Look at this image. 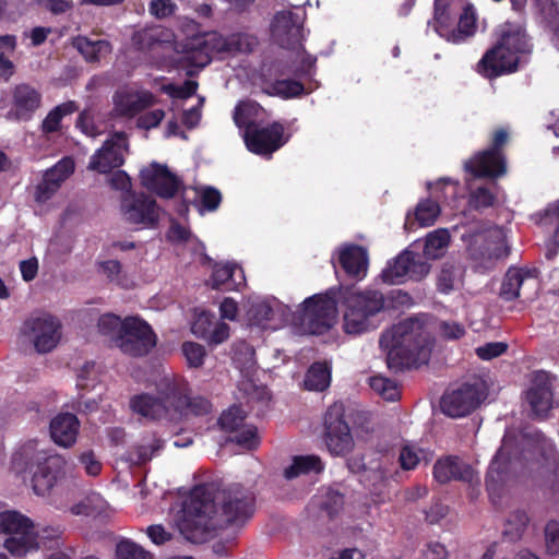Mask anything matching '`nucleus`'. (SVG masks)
<instances>
[{
  "label": "nucleus",
  "mask_w": 559,
  "mask_h": 559,
  "mask_svg": "<svg viewBox=\"0 0 559 559\" xmlns=\"http://www.w3.org/2000/svg\"><path fill=\"white\" fill-rule=\"evenodd\" d=\"M254 504V495L242 485H229L214 497L206 485H199L185 504L181 531L192 542L228 527L235 533L253 515Z\"/></svg>",
  "instance_id": "1"
},
{
  "label": "nucleus",
  "mask_w": 559,
  "mask_h": 559,
  "mask_svg": "<svg viewBox=\"0 0 559 559\" xmlns=\"http://www.w3.org/2000/svg\"><path fill=\"white\" fill-rule=\"evenodd\" d=\"M379 344L388 368L397 373L427 364L435 340L425 321L411 317L382 332Z\"/></svg>",
  "instance_id": "2"
},
{
  "label": "nucleus",
  "mask_w": 559,
  "mask_h": 559,
  "mask_svg": "<svg viewBox=\"0 0 559 559\" xmlns=\"http://www.w3.org/2000/svg\"><path fill=\"white\" fill-rule=\"evenodd\" d=\"M496 44L476 64L483 78L492 80L518 70L520 55L531 51L530 37L521 22L507 21L495 29Z\"/></svg>",
  "instance_id": "3"
},
{
  "label": "nucleus",
  "mask_w": 559,
  "mask_h": 559,
  "mask_svg": "<svg viewBox=\"0 0 559 559\" xmlns=\"http://www.w3.org/2000/svg\"><path fill=\"white\" fill-rule=\"evenodd\" d=\"M259 45L258 37L248 32H236L227 36L212 31L188 37L181 44L182 60L190 67L204 68L214 53L229 56L249 55Z\"/></svg>",
  "instance_id": "4"
},
{
  "label": "nucleus",
  "mask_w": 559,
  "mask_h": 559,
  "mask_svg": "<svg viewBox=\"0 0 559 559\" xmlns=\"http://www.w3.org/2000/svg\"><path fill=\"white\" fill-rule=\"evenodd\" d=\"M21 471L33 472L32 487L37 496H46L63 474L66 460L60 454L39 448L35 440L24 443L12 457Z\"/></svg>",
  "instance_id": "5"
},
{
  "label": "nucleus",
  "mask_w": 559,
  "mask_h": 559,
  "mask_svg": "<svg viewBox=\"0 0 559 559\" xmlns=\"http://www.w3.org/2000/svg\"><path fill=\"white\" fill-rule=\"evenodd\" d=\"M343 305L344 332L359 335L378 329L380 314L385 310V298L379 290L365 289L347 293Z\"/></svg>",
  "instance_id": "6"
},
{
  "label": "nucleus",
  "mask_w": 559,
  "mask_h": 559,
  "mask_svg": "<svg viewBox=\"0 0 559 559\" xmlns=\"http://www.w3.org/2000/svg\"><path fill=\"white\" fill-rule=\"evenodd\" d=\"M156 394L140 393L129 401L134 413L150 420H174V405H180V391L175 385L174 373L164 374L155 384Z\"/></svg>",
  "instance_id": "7"
},
{
  "label": "nucleus",
  "mask_w": 559,
  "mask_h": 559,
  "mask_svg": "<svg viewBox=\"0 0 559 559\" xmlns=\"http://www.w3.org/2000/svg\"><path fill=\"white\" fill-rule=\"evenodd\" d=\"M462 229L461 239L474 260L493 261L509 255L510 249L500 228L476 222L463 225Z\"/></svg>",
  "instance_id": "8"
},
{
  "label": "nucleus",
  "mask_w": 559,
  "mask_h": 559,
  "mask_svg": "<svg viewBox=\"0 0 559 559\" xmlns=\"http://www.w3.org/2000/svg\"><path fill=\"white\" fill-rule=\"evenodd\" d=\"M509 141L504 128L493 131L490 146L476 153L464 163V169L474 178H499L507 173V158L503 147Z\"/></svg>",
  "instance_id": "9"
},
{
  "label": "nucleus",
  "mask_w": 559,
  "mask_h": 559,
  "mask_svg": "<svg viewBox=\"0 0 559 559\" xmlns=\"http://www.w3.org/2000/svg\"><path fill=\"white\" fill-rule=\"evenodd\" d=\"M337 305L329 294H316L304 300L298 311V320L304 331L312 335L326 333L334 324Z\"/></svg>",
  "instance_id": "10"
},
{
  "label": "nucleus",
  "mask_w": 559,
  "mask_h": 559,
  "mask_svg": "<svg viewBox=\"0 0 559 559\" xmlns=\"http://www.w3.org/2000/svg\"><path fill=\"white\" fill-rule=\"evenodd\" d=\"M115 342L123 354L143 357L156 346L157 335L140 317H127L123 319L121 334L115 338Z\"/></svg>",
  "instance_id": "11"
},
{
  "label": "nucleus",
  "mask_w": 559,
  "mask_h": 559,
  "mask_svg": "<svg viewBox=\"0 0 559 559\" xmlns=\"http://www.w3.org/2000/svg\"><path fill=\"white\" fill-rule=\"evenodd\" d=\"M324 442L329 452L334 456H344L354 448V439L348 423L345 419V405L335 402L324 415Z\"/></svg>",
  "instance_id": "12"
},
{
  "label": "nucleus",
  "mask_w": 559,
  "mask_h": 559,
  "mask_svg": "<svg viewBox=\"0 0 559 559\" xmlns=\"http://www.w3.org/2000/svg\"><path fill=\"white\" fill-rule=\"evenodd\" d=\"M430 264L420 252L405 249L381 272V278L386 284H401L406 280L420 281L430 272Z\"/></svg>",
  "instance_id": "13"
},
{
  "label": "nucleus",
  "mask_w": 559,
  "mask_h": 559,
  "mask_svg": "<svg viewBox=\"0 0 559 559\" xmlns=\"http://www.w3.org/2000/svg\"><path fill=\"white\" fill-rule=\"evenodd\" d=\"M485 396V386L481 382H465L457 389L444 393L440 406L442 412L449 417H464L474 412Z\"/></svg>",
  "instance_id": "14"
},
{
  "label": "nucleus",
  "mask_w": 559,
  "mask_h": 559,
  "mask_svg": "<svg viewBox=\"0 0 559 559\" xmlns=\"http://www.w3.org/2000/svg\"><path fill=\"white\" fill-rule=\"evenodd\" d=\"M22 332L34 344L35 349L40 353L51 352L61 340V323L51 314L32 317L25 320Z\"/></svg>",
  "instance_id": "15"
},
{
  "label": "nucleus",
  "mask_w": 559,
  "mask_h": 559,
  "mask_svg": "<svg viewBox=\"0 0 559 559\" xmlns=\"http://www.w3.org/2000/svg\"><path fill=\"white\" fill-rule=\"evenodd\" d=\"M121 213L128 223L145 228L155 227L159 221V207L156 201L143 192L123 194Z\"/></svg>",
  "instance_id": "16"
},
{
  "label": "nucleus",
  "mask_w": 559,
  "mask_h": 559,
  "mask_svg": "<svg viewBox=\"0 0 559 559\" xmlns=\"http://www.w3.org/2000/svg\"><path fill=\"white\" fill-rule=\"evenodd\" d=\"M139 177L142 187L162 199H173L182 186V180L176 174L157 162L143 168Z\"/></svg>",
  "instance_id": "17"
},
{
  "label": "nucleus",
  "mask_w": 559,
  "mask_h": 559,
  "mask_svg": "<svg viewBox=\"0 0 559 559\" xmlns=\"http://www.w3.org/2000/svg\"><path fill=\"white\" fill-rule=\"evenodd\" d=\"M284 126L274 121L265 127L261 124L243 132L245 144L251 153L261 156H271L285 143Z\"/></svg>",
  "instance_id": "18"
},
{
  "label": "nucleus",
  "mask_w": 559,
  "mask_h": 559,
  "mask_svg": "<svg viewBox=\"0 0 559 559\" xmlns=\"http://www.w3.org/2000/svg\"><path fill=\"white\" fill-rule=\"evenodd\" d=\"M128 148L127 133L116 131L91 157L88 168L99 174H109L124 164L123 151H128Z\"/></svg>",
  "instance_id": "19"
},
{
  "label": "nucleus",
  "mask_w": 559,
  "mask_h": 559,
  "mask_svg": "<svg viewBox=\"0 0 559 559\" xmlns=\"http://www.w3.org/2000/svg\"><path fill=\"white\" fill-rule=\"evenodd\" d=\"M551 380L548 372L539 370L534 373L532 385L526 392V400L536 416L545 417L552 406Z\"/></svg>",
  "instance_id": "20"
},
{
  "label": "nucleus",
  "mask_w": 559,
  "mask_h": 559,
  "mask_svg": "<svg viewBox=\"0 0 559 559\" xmlns=\"http://www.w3.org/2000/svg\"><path fill=\"white\" fill-rule=\"evenodd\" d=\"M272 36L282 48L290 49L299 43L301 26L298 15L292 11L275 14L271 25Z\"/></svg>",
  "instance_id": "21"
},
{
  "label": "nucleus",
  "mask_w": 559,
  "mask_h": 559,
  "mask_svg": "<svg viewBox=\"0 0 559 559\" xmlns=\"http://www.w3.org/2000/svg\"><path fill=\"white\" fill-rule=\"evenodd\" d=\"M432 475L439 484H448L452 480L469 483L473 480L474 471L460 456L447 455L436 461Z\"/></svg>",
  "instance_id": "22"
},
{
  "label": "nucleus",
  "mask_w": 559,
  "mask_h": 559,
  "mask_svg": "<svg viewBox=\"0 0 559 559\" xmlns=\"http://www.w3.org/2000/svg\"><path fill=\"white\" fill-rule=\"evenodd\" d=\"M156 98L148 91L128 92L118 91L114 95L115 111L120 117L133 118L146 108L153 106Z\"/></svg>",
  "instance_id": "23"
},
{
  "label": "nucleus",
  "mask_w": 559,
  "mask_h": 559,
  "mask_svg": "<svg viewBox=\"0 0 559 559\" xmlns=\"http://www.w3.org/2000/svg\"><path fill=\"white\" fill-rule=\"evenodd\" d=\"M510 471V455L500 448L491 460L485 478L486 490L491 498L501 496L509 479Z\"/></svg>",
  "instance_id": "24"
},
{
  "label": "nucleus",
  "mask_w": 559,
  "mask_h": 559,
  "mask_svg": "<svg viewBox=\"0 0 559 559\" xmlns=\"http://www.w3.org/2000/svg\"><path fill=\"white\" fill-rule=\"evenodd\" d=\"M175 385L180 391V405H174V418L182 415L203 416L212 411V403L203 396H189L188 382L174 373Z\"/></svg>",
  "instance_id": "25"
},
{
  "label": "nucleus",
  "mask_w": 559,
  "mask_h": 559,
  "mask_svg": "<svg viewBox=\"0 0 559 559\" xmlns=\"http://www.w3.org/2000/svg\"><path fill=\"white\" fill-rule=\"evenodd\" d=\"M338 263L348 277L362 280L368 271L367 249L359 245L345 246L340 250Z\"/></svg>",
  "instance_id": "26"
},
{
  "label": "nucleus",
  "mask_w": 559,
  "mask_h": 559,
  "mask_svg": "<svg viewBox=\"0 0 559 559\" xmlns=\"http://www.w3.org/2000/svg\"><path fill=\"white\" fill-rule=\"evenodd\" d=\"M80 421L74 414L61 413L50 421L51 439L60 447H72L78 438Z\"/></svg>",
  "instance_id": "27"
},
{
  "label": "nucleus",
  "mask_w": 559,
  "mask_h": 559,
  "mask_svg": "<svg viewBox=\"0 0 559 559\" xmlns=\"http://www.w3.org/2000/svg\"><path fill=\"white\" fill-rule=\"evenodd\" d=\"M265 118V109L252 99L238 102L233 114L235 124L243 132L262 124Z\"/></svg>",
  "instance_id": "28"
},
{
  "label": "nucleus",
  "mask_w": 559,
  "mask_h": 559,
  "mask_svg": "<svg viewBox=\"0 0 559 559\" xmlns=\"http://www.w3.org/2000/svg\"><path fill=\"white\" fill-rule=\"evenodd\" d=\"M14 111L19 119L29 120L41 104V95L27 84H20L13 92Z\"/></svg>",
  "instance_id": "29"
},
{
  "label": "nucleus",
  "mask_w": 559,
  "mask_h": 559,
  "mask_svg": "<svg viewBox=\"0 0 559 559\" xmlns=\"http://www.w3.org/2000/svg\"><path fill=\"white\" fill-rule=\"evenodd\" d=\"M535 269L510 267L503 278L500 296L507 301L516 299L520 297V288L523 283L528 278L535 277Z\"/></svg>",
  "instance_id": "30"
},
{
  "label": "nucleus",
  "mask_w": 559,
  "mask_h": 559,
  "mask_svg": "<svg viewBox=\"0 0 559 559\" xmlns=\"http://www.w3.org/2000/svg\"><path fill=\"white\" fill-rule=\"evenodd\" d=\"M211 320L206 316H201L193 324L192 332L198 337L206 340L209 345H218L227 341L230 328L225 322H217L212 331H209Z\"/></svg>",
  "instance_id": "31"
},
{
  "label": "nucleus",
  "mask_w": 559,
  "mask_h": 559,
  "mask_svg": "<svg viewBox=\"0 0 559 559\" xmlns=\"http://www.w3.org/2000/svg\"><path fill=\"white\" fill-rule=\"evenodd\" d=\"M324 469V464L320 456L314 454L296 455L292 464L284 469L286 479H294L301 475L320 474Z\"/></svg>",
  "instance_id": "32"
},
{
  "label": "nucleus",
  "mask_w": 559,
  "mask_h": 559,
  "mask_svg": "<svg viewBox=\"0 0 559 559\" xmlns=\"http://www.w3.org/2000/svg\"><path fill=\"white\" fill-rule=\"evenodd\" d=\"M73 46L90 62H98L102 56L111 52V44L105 39L91 40L87 37L79 36L74 39Z\"/></svg>",
  "instance_id": "33"
},
{
  "label": "nucleus",
  "mask_w": 559,
  "mask_h": 559,
  "mask_svg": "<svg viewBox=\"0 0 559 559\" xmlns=\"http://www.w3.org/2000/svg\"><path fill=\"white\" fill-rule=\"evenodd\" d=\"M34 523L19 511H4L0 513V532L12 535L33 533Z\"/></svg>",
  "instance_id": "34"
},
{
  "label": "nucleus",
  "mask_w": 559,
  "mask_h": 559,
  "mask_svg": "<svg viewBox=\"0 0 559 559\" xmlns=\"http://www.w3.org/2000/svg\"><path fill=\"white\" fill-rule=\"evenodd\" d=\"M305 388L309 391L322 392L330 386L331 367L328 362H313L305 377Z\"/></svg>",
  "instance_id": "35"
},
{
  "label": "nucleus",
  "mask_w": 559,
  "mask_h": 559,
  "mask_svg": "<svg viewBox=\"0 0 559 559\" xmlns=\"http://www.w3.org/2000/svg\"><path fill=\"white\" fill-rule=\"evenodd\" d=\"M450 243V234L444 228L436 229L426 237L421 255L428 262L429 259L441 258Z\"/></svg>",
  "instance_id": "36"
},
{
  "label": "nucleus",
  "mask_w": 559,
  "mask_h": 559,
  "mask_svg": "<svg viewBox=\"0 0 559 559\" xmlns=\"http://www.w3.org/2000/svg\"><path fill=\"white\" fill-rule=\"evenodd\" d=\"M263 92L270 96L289 99L301 96L305 86L301 82L293 79L275 80L274 82H265Z\"/></svg>",
  "instance_id": "37"
},
{
  "label": "nucleus",
  "mask_w": 559,
  "mask_h": 559,
  "mask_svg": "<svg viewBox=\"0 0 559 559\" xmlns=\"http://www.w3.org/2000/svg\"><path fill=\"white\" fill-rule=\"evenodd\" d=\"M476 32V12L474 5L467 3L464 5L459 21L454 27V34L451 43L460 44L472 37Z\"/></svg>",
  "instance_id": "38"
},
{
  "label": "nucleus",
  "mask_w": 559,
  "mask_h": 559,
  "mask_svg": "<svg viewBox=\"0 0 559 559\" xmlns=\"http://www.w3.org/2000/svg\"><path fill=\"white\" fill-rule=\"evenodd\" d=\"M78 110L79 106L74 100H68L57 105L43 120L41 131L46 134L58 132L60 130L62 119Z\"/></svg>",
  "instance_id": "39"
},
{
  "label": "nucleus",
  "mask_w": 559,
  "mask_h": 559,
  "mask_svg": "<svg viewBox=\"0 0 559 559\" xmlns=\"http://www.w3.org/2000/svg\"><path fill=\"white\" fill-rule=\"evenodd\" d=\"M528 523L530 518L524 510H515L511 512L504 523V538L509 542L519 540L525 532Z\"/></svg>",
  "instance_id": "40"
},
{
  "label": "nucleus",
  "mask_w": 559,
  "mask_h": 559,
  "mask_svg": "<svg viewBox=\"0 0 559 559\" xmlns=\"http://www.w3.org/2000/svg\"><path fill=\"white\" fill-rule=\"evenodd\" d=\"M4 548L14 557L22 558L32 550L38 549L34 533L13 535L4 542Z\"/></svg>",
  "instance_id": "41"
},
{
  "label": "nucleus",
  "mask_w": 559,
  "mask_h": 559,
  "mask_svg": "<svg viewBox=\"0 0 559 559\" xmlns=\"http://www.w3.org/2000/svg\"><path fill=\"white\" fill-rule=\"evenodd\" d=\"M440 205L431 199L420 201L415 209V219L420 227H428L435 224L439 214Z\"/></svg>",
  "instance_id": "42"
},
{
  "label": "nucleus",
  "mask_w": 559,
  "mask_h": 559,
  "mask_svg": "<svg viewBox=\"0 0 559 559\" xmlns=\"http://www.w3.org/2000/svg\"><path fill=\"white\" fill-rule=\"evenodd\" d=\"M116 559H154V557L135 542L123 538L116 545Z\"/></svg>",
  "instance_id": "43"
},
{
  "label": "nucleus",
  "mask_w": 559,
  "mask_h": 559,
  "mask_svg": "<svg viewBox=\"0 0 559 559\" xmlns=\"http://www.w3.org/2000/svg\"><path fill=\"white\" fill-rule=\"evenodd\" d=\"M456 14L454 11H439L433 12V28L435 31L443 37L445 40L450 41L453 38L454 27H455Z\"/></svg>",
  "instance_id": "44"
},
{
  "label": "nucleus",
  "mask_w": 559,
  "mask_h": 559,
  "mask_svg": "<svg viewBox=\"0 0 559 559\" xmlns=\"http://www.w3.org/2000/svg\"><path fill=\"white\" fill-rule=\"evenodd\" d=\"M245 419L246 414L240 406L233 405L222 413L218 418V425L226 432H236L245 425Z\"/></svg>",
  "instance_id": "45"
},
{
  "label": "nucleus",
  "mask_w": 559,
  "mask_h": 559,
  "mask_svg": "<svg viewBox=\"0 0 559 559\" xmlns=\"http://www.w3.org/2000/svg\"><path fill=\"white\" fill-rule=\"evenodd\" d=\"M62 535L63 528L61 525H47L37 530L34 534V538H36L38 549L40 547L51 549L53 547H58L61 544L60 540Z\"/></svg>",
  "instance_id": "46"
},
{
  "label": "nucleus",
  "mask_w": 559,
  "mask_h": 559,
  "mask_svg": "<svg viewBox=\"0 0 559 559\" xmlns=\"http://www.w3.org/2000/svg\"><path fill=\"white\" fill-rule=\"evenodd\" d=\"M317 506L329 519H333L344 507V496L337 491L329 490L320 497Z\"/></svg>",
  "instance_id": "47"
},
{
  "label": "nucleus",
  "mask_w": 559,
  "mask_h": 559,
  "mask_svg": "<svg viewBox=\"0 0 559 559\" xmlns=\"http://www.w3.org/2000/svg\"><path fill=\"white\" fill-rule=\"evenodd\" d=\"M369 384L374 392L386 401L393 402L400 396L396 383L388 378L381 376L371 377Z\"/></svg>",
  "instance_id": "48"
},
{
  "label": "nucleus",
  "mask_w": 559,
  "mask_h": 559,
  "mask_svg": "<svg viewBox=\"0 0 559 559\" xmlns=\"http://www.w3.org/2000/svg\"><path fill=\"white\" fill-rule=\"evenodd\" d=\"M181 352L187 360L188 367L200 368L204 364L206 350L203 345L195 342H183Z\"/></svg>",
  "instance_id": "49"
},
{
  "label": "nucleus",
  "mask_w": 559,
  "mask_h": 559,
  "mask_svg": "<svg viewBox=\"0 0 559 559\" xmlns=\"http://www.w3.org/2000/svg\"><path fill=\"white\" fill-rule=\"evenodd\" d=\"M230 441L237 443L243 449L254 450L260 443L258 429L252 425H243L238 431L235 432V436L230 438Z\"/></svg>",
  "instance_id": "50"
},
{
  "label": "nucleus",
  "mask_w": 559,
  "mask_h": 559,
  "mask_svg": "<svg viewBox=\"0 0 559 559\" xmlns=\"http://www.w3.org/2000/svg\"><path fill=\"white\" fill-rule=\"evenodd\" d=\"M235 272V265L227 263L224 265H218L215 263L213 265V273L211 275V285L214 289H228L230 286V281L233 278Z\"/></svg>",
  "instance_id": "51"
},
{
  "label": "nucleus",
  "mask_w": 559,
  "mask_h": 559,
  "mask_svg": "<svg viewBox=\"0 0 559 559\" xmlns=\"http://www.w3.org/2000/svg\"><path fill=\"white\" fill-rule=\"evenodd\" d=\"M61 185L58 179L52 178L51 175H47L46 171L43 180L36 186L35 201L38 203L47 202L55 195Z\"/></svg>",
  "instance_id": "52"
},
{
  "label": "nucleus",
  "mask_w": 559,
  "mask_h": 559,
  "mask_svg": "<svg viewBox=\"0 0 559 559\" xmlns=\"http://www.w3.org/2000/svg\"><path fill=\"white\" fill-rule=\"evenodd\" d=\"M457 277V270L454 264L445 262L443 263L438 277H437V289L442 294H449L454 289L455 281Z\"/></svg>",
  "instance_id": "53"
},
{
  "label": "nucleus",
  "mask_w": 559,
  "mask_h": 559,
  "mask_svg": "<svg viewBox=\"0 0 559 559\" xmlns=\"http://www.w3.org/2000/svg\"><path fill=\"white\" fill-rule=\"evenodd\" d=\"M123 325V320L120 317L114 313H105L99 317L97 322V329L100 334L118 337L121 334V326Z\"/></svg>",
  "instance_id": "54"
},
{
  "label": "nucleus",
  "mask_w": 559,
  "mask_h": 559,
  "mask_svg": "<svg viewBox=\"0 0 559 559\" xmlns=\"http://www.w3.org/2000/svg\"><path fill=\"white\" fill-rule=\"evenodd\" d=\"M198 193L200 195L201 209L203 211L214 212L222 203V193L214 187H202Z\"/></svg>",
  "instance_id": "55"
},
{
  "label": "nucleus",
  "mask_w": 559,
  "mask_h": 559,
  "mask_svg": "<svg viewBox=\"0 0 559 559\" xmlns=\"http://www.w3.org/2000/svg\"><path fill=\"white\" fill-rule=\"evenodd\" d=\"M496 201V195L487 187H478L475 189L468 199V204L474 210H483L492 206Z\"/></svg>",
  "instance_id": "56"
},
{
  "label": "nucleus",
  "mask_w": 559,
  "mask_h": 559,
  "mask_svg": "<svg viewBox=\"0 0 559 559\" xmlns=\"http://www.w3.org/2000/svg\"><path fill=\"white\" fill-rule=\"evenodd\" d=\"M421 449L415 445L406 444L402 447L399 455V462L403 469L411 471L416 468L420 461Z\"/></svg>",
  "instance_id": "57"
},
{
  "label": "nucleus",
  "mask_w": 559,
  "mask_h": 559,
  "mask_svg": "<svg viewBox=\"0 0 559 559\" xmlns=\"http://www.w3.org/2000/svg\"><path fill=\"white\" fill-rule=\"evenodd\" d=\"M163 90L173 98L187 99L197 93L198 82L187 80L180 86L170 83L164 85Z\"/></svg>",
  "instance_id": "58"
},
{
  "label": "nucleus",
  "mask_w": 559,
  "mask_h": 559,
  "mask_svg": "<svg viewBox=\"0 0 559 559\" xmlns=\"http://www.w3.org/2000/svg\"><path fill=\"white\" fill-rule=\"evenodd\" d=\"M540 13L554 34L559 28V2L545 0L540 5Z\"/></svg>",
  "instance_id": "59"
},
{
  "label": "nucleus",
  "mask_w": 559,
  "mask_h": 559,
  "mask_svg": "<svg viewBox=\"0 0 559 559\" xmlns=\"http://www.w3.org/2000/svg\"><path fill=\"white\" fill-rule=\"evenodd\" d=\"M75 169L74 160L71 157H63L53 167L47 170V175L58 179L60 183L64 182Z\"/></svg>",
  "instance_id": "60"
},
{
  "label": "nucleus",
  "mask_w": 559,
  "mask_h": 559,
  "mask_svg": "<svg viewBox=\"0 0 559 559\" xmlns=\"http://www.w3.org/2000/svg\"><path fill=\"white\" fill-rule=\"evenodd\" d=\"M177 5L171 0H151L150 13L158 20L167 19L175 14Z\"/></svg>",
  "instance_id": "61"
},
{
  "label": "nucleus",
  "mask_w": 559,
  "mask_h": 559,
  "mask_svg": "<svg viewBox=\"0 0 559 559\" xmlns=\"http://www.w3.org/2000/svg\"><path fill=\"white\" fill-rule=\"evenodd\" d=\"M546 549L550 555L559 554V522L549 521L545 527Z\"/></svg>",
  "instance_id": "62"
},
{
  "label": "nucleus",
  "mask_w": 559,
  "mask_h": 559,
  "mask_svg": "<svg viewBox=\"0 0 559 559\" xmlns=\"http://www.w3.org/2000/svg\"><path fill=\"white\" fill-rule=\"evenodd\" d=\"M508 349V345L502 342H490L476 348V355L483 360H490L501 356Z\"/></svg>",
  "instance_id": "63"
},
{
  "label": "nucleus",
  "mask_w": 559,
  "mask_h": 559,
  "mask_svg": "<svg viewBox=\"0 0 559 559\" xmlns=\"http://www.w3.org/2000/svg\"><path fill=\"white\" fill-rule=\"evenodd\" d=\"M80 463L83 465L85 472L90 476H97L102 472V463L96 457L94 451L88 450L80 454L79 456Z\"/></svg>",
  "instance_id": "64"
}]
</instances>
